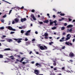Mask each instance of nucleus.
<instances>
[{
  "label": "nucleus",
  "instance_id": "1",
  "mask_svg": "<svg viewBox=\"0 0 75 75\" xmlns=\"http://www.w3.org/2000/svg\"><path fill=\"white\" fill-rule=\"evenodd\" d=\"M41 63H36L35 64V65L36 67H38V68H40L41 67V64H40Z\"/></svg>",
  "mask_w": 75,
  "mask_h": 75
},
{
  "label": "nucleus",
  "instance_id": "2",
  "mask_svg": "<svg viewBox=\"0 0 75 75\" xmlns=\"http://www.w3.org/2000/svg\"><path fill=\"white\" fill-rule=\"evenodd\" d=\"M34 73L36 75H38L40 74V71L38 70H35L34 71Z\"/></svg>",
  "mask_w": 75,
  "mask_h": 75
},
{
  "label": "nucleus",
  "instance_id": "3",
  "mask_svg": "<svg viewBox=\"0 0 75 75\" xmlns=\"http://www.w3.org/2000/svg\"><path fill=\"white\" fill-rule=\"evenodd\" d=\"M27 20V18H21V21L22 23H23L24 21H25Z\"/></svg>",
  "mask_w": 75,
  "mask_h": 75
},
{
  "label": "nucleus",
  "instance_id": "4",
  "mask_svg": "<svg viewBox=\"0 0 75 75\" xmlns=\"http://www.w3.org/2000/svg\"><path fill=\"white\" fill-rule=\"evenodd\" d=\"M69 56L70 57H74V54L72 52H71L69 53Z\"/></svg>",
  "mask_w": 75,
  "mask_h": 75
},
{
  "label": "nucleus",
  "instance_id": "5",
  "mask_svg": "<svg viewBox=\"0 0 75 75\" xmlns=\"http://www.w3.org/2000/svg\"><path fill=\"white\" fill-rule=\"evenodd\" d=\"M14 21L16 23H18V22L20 21V19L18 18H16L15 19Z\"/></svg>",
  "mask_w": 75,
  "mask_h": 75
},
{
  "label": "nucleus",
  "instance_id": "6",
  "mask_svg": "<svg viewBox=\"0 0 75 75\" xmlns=\"http://www.w3.org/2000/svg\"><path fill=\"white\" fill-rule=\"evenodd\" d=\"M40 48V50H45V48L43 47V46H40L39 47Z\"/></svg>",
  "mask_w": 75,
  "mask_h": 75
},
{
  "label": "nucleus",
  "instance_id": "7",
  "mask_svg": "<svg viewBox=\"0 0 75 75\" xmlns=\"http://www.w3.org/2000/svg\"><path fill=\"white\" fill-rule=\"evenodd\" d=\"M73 27V25H69L67 26V28H71Z\"/></svg>",
  "mask_w": 75,
  "mask_h": 75
},
{
  "label": "nucleus",
  "instance_id": "8",
  "mask_svg": "<svg viewBox=\"0 0 75 75\" xmlns=\"http://www.w3.org/2000/svg\"><path fill=\"white\" fill-rule=\"evenodd\" d=\"M24 59H25V58L24 57L22 58L21 61H20V62H21V63H22V62L23 61V60H24Z\"/></svg>",
  "mask_w": 75,
  "mask_h": 75
},
{
  "label": "nucleus",
  "instance_id": "9",
  "mask_svg": "<svg viewBox=\"0 0 75 75\" xmlns=\"http://www.w3.org/2000/svg\"><path fill=\"white\" fill-rule=\"evenodd\" d=\"M53 62H54L53 64V65L54 66H56V65H57V63H56V61L54 60H53Z\"/></svg>",
  "mask_w": 75,
  "mask_h": 75
},
{
  "label": "nucleus",
  "instance_id": "10",
  "mask_svg": "<svg viewBox=\"0 0 75 75\" xmlns=\"http://www.w3.org/2000/svg\"><path fill=\"white\" fill-rule=\"evenodd\" d=\"M57 21L56 20H55L53 21L54 23H55L54 25H58V23H57Z\"/></svg>",
  "mask_w": 75,
  "mask_h": 75
},
{
  "label": "nucleus",
  "instance_id": "11",
  "mask_svg": "<svg viewBox=\"0 0 75 75\" xmlns=\"http://www.w3.org/2000/svg\"><path fill=\"white\" fill-rule=\"evenodd\" d=\"M49 22L48 20H46L43 21L44 23H48Z\"/></svg>",
  "mask_w": 75,
  "mask_h": 75
},
{
  "label": "nucleus",
  "instance_id": "12",
  "mask_svg": "<svg viewBox=\"0 0 75 75\" xmlns=\"http://www.w3.org/2000/svg\"><path fill=\"white\" fill-rule=\"evenodd\" d=\"M26 45H28L30 44V42H25Z\"/></svg>",
  "mask_w": 75,
  "mask_h": 75
},
{
  "label": "nucleus",
  "instance_id": "13",
  "mask_svg": "<svg viewBox=\"0 0 75 75\" xmlns=\"http://www.w3.org/2000/svg\"><path fill=\"white\" fill-rule=\"evenodd\" d=\"M12 27H11L10 26H8V29L9 30H11L12 29Z\"/></svg>",
  "mask_w": 75,
  "mask_h": 75
},
{
  "label": "nucleus",
  "instance_id": "14",
  "mask_svg": "<svg viewBox=\"0 0 75 75\" xmlns=\"http://www.w3.org/2000/svg\"><path fill=\"white\" fill-rule=\"evenodd\" d=\"M10 48H6L4 50V51H10Z\"/></svg>",
  "mask_w": 75,
  "mask_h": 75
},
{
  "label": "nucleus",
  "instance_id": "15",
  "mask_svg": "<svg viewBox=\"0 0 75 75\" xmlns=\"http://www.w3.org/2000/svg\"><path fill=\"white\" fill-rule=\"evenodd\" d=\"M53 23H54V21L51 22V20H50V25H52V24H53Z\"/></svg>",
  "mask_w": 75,
  "mask_h": 75
},
{
  "label": "nucleus",
  "instance_id": "16",
  "mask_svg": "<svg viewBox=\"0 0 75 75\" xmlns=\"http://www.w3.org/2000/svg\"><path fill=\"white\" fill-rule=\"evenodd\" d=\"M55 29H57V27L54 26L52 28V30H55Z\"/></svg>",
  "mask_w": 75,
  "mask_h": 75
},
{
  "label": "nucleus",
  "instance_id": "17",
  "mask_svg": "<svg viewBox=\"0 0 75 75\" xmlns=\"http://www.w3.org/2000/svg\"><path fill=\"white\" fill-rule=\"evenodd\" d=\"M69 42H65V44H66V45H67L69 46Z\"/></svg>",
  "mask_w": 75,
  "mask_h": 75
},
{
  "label": "nucleus",
  "instance_id": "18",
  "mask_svg": "<svg viewBox=\"0 0 75 75\" xmlns=\"http://www.w3.org/2000/svg\"><path fill=\"white\" fill-rule=\"evenodd\" d=\"M8 42H10V41H12V39H8Z\"/></svg>",
  "mask_w": 75,
  "mask_h": 75
},
{
  "label": "nucleus",
  "instance_id": "19",
  "mask_svg": "<svg viewBox=\"0 0 75 75\" xmlns=\"http://www.w3.org/2000/svg\"><path fill=\"white\" fill-rule=\"evenodd\" d=\"M70 39V37H67V38H66V40H69Z\"/></svg>",
  "mask_w": 75,
  "mask_h": 75
},
{
  "label": "nucleus",
  "instance_id": "20",
  "mask_svg": "<svg viewBox=\"0 0 75 75\" xmlns=\"http://www.w3.org/2000/svg\"><path fill=\"white\" fill-rule=\"evenodd\" d=\"M72 28H71L69 30H67V32H71V31H72Z\"/></svg>",
  "mask_w": 75,
  "mask_h": 75
},
{
  "label": "nucleus",
  "instance_id": "21",
  "mask_svg": "<svg viewBox=\"0 0 75 75\" xmlns=\"http://www.w3.org/2000/svg\"><path fill=\"white\" fill-rule=\"evenodd\" d=\"M45 35V37H47V35H48V33H45L44 34Z\"/></svg>",
  "mask_w": 75,
  "mask_h": 75
},
{
  "label": "nucleus",
  "instance_id": "22",
  "mask_svg": "<svg viewBox=\"0 0 75 75\" xmlns=\"http://www.w3.org/2000/svg\"><path fill=\"white\" fill-rule=\"evenodd\" d=\"M60 15L61 16H65V14L64 13H60Z\"/></svg>",
  "mask_w": 75,
  "mask_h": 75
},
{
  "label": "nucleus",
  "instance_id": "23",
  "mask_svg": "<svg viewBox=\"0 0 75 75\" xmlns=\"http://www.w3.org/2000/svg\"><path fill=\"white\" fill-rule=\"evenodd\" d=\"M3 58V56L2 54H0V58Z\"/></svg>",
  "mask_w": 75,
  "mask_h": 75
},
{
  "label": "nucleus",
  "instance_id": "24",
  "mask_svg": "<svg viewBox=\"0 0 75 75\" xmlns=\"http://www.w3.org/2000/svg\"><path fill=\"white\" fill-rule=\"evenodd\" d=\"M65 30V27H62L61 28V30Z\"/></svg>",
  "mask_w": 75,
  "mask_h": 75
},
{
  "label": "nucleus",
  "instance_id": "25",
  "mask_svg": "<svg viewBox=\"0 0 75 75\" xmlns=\"http://www.w3.org/2000/svg\"><path fill=\"white\" fill-rule=\"evenodd\" d=\"M6 16H7V15L5 14V15L4 16H2V17H3V18H5L6 17Z\"/></svg>",
  "mask_w": 75,
  "mask_h": 75
},
{
  "label": "nucleus",
  "instance_id": "26",
  "mask_svg": "<svg viewBox=\"0 0 75 75\" xmlns=\"http://www.w3.org/2000/svg\"><path fill=\"white\" fill-rule=\"evenodd\" d=\"M25 35L27 36L30 35V34H29V33H27V32L25 33Z\"/></svg>",
  "mask_w": 75,
  "mask_h": 75
},
{
  "label": "nucleus",
  "instance_id": "27",
  "mask_svg": "<svg viewBox=\"0 0 75 75\" xmlns=\"http://www.w3.org/2000/svg\"><path fill=\"white\" fill-rule=\"evenodd\" d=\"M17 42H18V43H20V42H21V41L20 40H19L17 41Z\"/></svg>",
  "mask_w": 75,
  "mask_h": 75
},
{
  "label": "nucleus",
  "instance_id": "28",
  "mask_svg": "<svg viewBox=\"0 0 75 75\" xmlns=\"http://www.w3.org/2000/svg\"><path fill=\"white\" fill-rule=\"evenodd\" d=\"M34 15L32 14L31 16H30V17L32 18H33V17H34Z\"/></svg>",
  "mask_w": 75,
  "mask_h": 75
},
{
  "label": "nucleus",
  "instance_id": "29",
  "mask_svg": "<svg viewBox=\"0 0 75 75\" xmlns=\"http://www.w3.org/2000/svg\"><path fill=\"white\" fill-rule=\"evenodd\" d=\"M0 29H1V30H4V27H0Z\"/></svg>",
  "mask_w": 75,
  "mask_h": 75
},
{
  "label": "nucleus",
  "instance_id": "30",
  "mask_svg": "<svg viewBox=\"0 0 75 75\" xmlns=\"http://www.w3.org/2000/svg\"><path fill=\"white\" fill-rule=\"evenodd\" d=\"M65 46H64L62 48V50H64V49H65Z\"/></svg>",
  "mask_w": 75,
  "mask_h": 75
},
{
  "label": "nucleus",
  "instance_id": "31",
  "mask_svg": "<svg viewBox=\"0 0 75 75\" xmlns=\"http://www.w3.org/2000/svg\"><path fill=\"white\" fill-rule=\"evenodd\" d=\"M53 43H54V42H49V44L50 45H52V44H53Z\"/></svg>",
  "mask_w": 75,
  "mask_h": 75
},
{
  "label": "nucleus",
  "instance_id": "32",
  "mask_svg": "<svg viewBox=\"0 0 75 75\" xmlns=\"http://www.w3.org/2000/svg\"><path fill=\"white\" fill-rule=\"evenodd\" d=\"M15 32H11L10 33V34H14Z\"/></svg>",
  "mask_w": 75,
  "mask_h": 75
},
{
  "label": "nucleus",
  "instance_id": "33",
  "mask_svg": "<svg viewBox=\"0 0 75 75\" xmlns=\"http://www.w3.org/2000/svg\"><path fill=\"white\" fill-rule=\"evenodd\" d=\"M31 12L32 13H34V12H35V10L34 9H32L31 10Z\"/></svg>",
  "mask_w": 75,
  "mask_h": 75
},
{
  "label": "nucleus",
  "instance_id": "34",
  "mask_svg": "<svg viewBox=\"0 0 75 75\" xmlns=\"http://www.w3.org/2000/svg\"><path fill=\"white\" fill-rule=\"evenodd\" d=\"M47 15L48 16L49 18H50V14L47 13Z\"/></svg>",
  "mask_w": 75,
  "mask_h": 75
},
{
  "label": "nucleus",
  "instance_id": "35",
  "mask_svg": "<svg viewBox=\"0 0 75 75\" xmlns=\"http://www.w3.org/2000/svg\"><path fill=\"white\" fill-rule=\"evenodd\" d=\"M24 33V31L23 30H21V33H22V34H23Z\"/></svg>",
  "mask_w": 75,
  "mask_h": 75
},
{
  "label": "nucleus",
  "instance_id": "36",
  "mask_svg": "<svg viewBox=\"0 0 75 75\" xmlns=\"http://www.w3.org/2000/svg\"><path fill=\"white\" fill-rule=\"evenodd\" d=\"M33 19L34 20H36V18H35V17H34L33 18Z\"/></svg>",
  "mask_w": 75,
  "mask_h": 75
},
{
  "label": "nucleus",
  "instance_id": "37",
  "mask_svg": "<svg viewBox=\"0 0 75 75\" xmlns=\"http://www.w3.org/2000/svg\"><path fill=\"white\" fill-rule=\"evenodd\" d=\"M11 31H16V29H14L13 28H12V29L11 30Z\"/></svg>",
  "mask_w": 75,
  "mask_h": 75
},
{
  "label": "nucleus",
  "instance_id": "38",
  "mask_svg": "<svg viewBox=\"0 0 75 75\" xmlns=\"http://www.w3.org/2000/svg\"><path fill=\"white\" fill-rule=\"evenodd\" d=\"M11 11H12V10H11L9 12L8 14H10V13H11Z\"/></svg>",
  "mask_w": 75,
  "mask_h": 75
},
{
  "label": "nucleus",
  "instance_id": "39",
  "mask_svg": "<svg viewBox=\"0 0 75 75\" xmlns=\"http://www.w3.org/2000/svg\"><path fill=\"white\" fill-rule=\"evenodd\" d=\"M39 24H43V22H39Z\"/></svg>",
  "mask_w": 75,
  "mask_h": 75
},
{
  "label": "nucleus",
  "instance_id": "40",
  "mask_svg": "<svg viewBox=\"0 0 75 75\" xmlns=\"http://www.w3.org/2000/svg\"><path fill=\"white\" fill-rule=\"evenodd\" d=\"M54 70V71H56V70H57V69L56 67H55L53 69Z\"/></svg>",
  "mask_w": 75,
  "mask_h": 75
},
{
  "label": "nucleus",
  "instance_id": "41",
  "mask_svg": "<svg viewBox=\"0 0 75 75\" xmlns=\"http://www.w3.org/2000/svg\"><path fill=\"white\" fill-rule=\"evenodd\" d=\"M70 35V34H67L66 36L67 37H69Z\"/></svg>",
  "mask_w": 75,
  "mask_h": 75
},
{
  "label": "nucleus",
  "instance_id": "42",
  "mask_svg": "<svg viewBox=\"0 0 75 75\" xmlns=\"http://www.w3.org/2000/svg\"><path fill=\"white\" fill-rule=\"evenodd\" d=\"M68 20H69V21H71V20H72V19L70 18H68Z\"/></svg>",
  "mask_w": 75,
  "mask_h": 75
},
{
  "label": "nucleus",
  "instance_id": "43",
  "mask_svg": "<svg viewBox=\"0 0 75 75\" xmlns=\"http://www.w3.org/2000/svg\"><path fill=\"white\" fill-rule=\"evenodd\" d=\"M23 64V65L25 64H26V62H22Z\"/></svg>",
  "mask_w": 75,
  "mask_h": 75
},
{
  "label": "nucleus",
  "instance_id": "44",
  "mask_svg": "<svg viewBox=\"0 0 75 75\" xmlns=\"http://www.w3.org/2000/svg\"><path fill=\"white\" fill-rule=\"evenodd\" d=\"M31 32V31L30 30H29L27 31L26 33H30Z\"/></svg>",
  "mask_w": 75,
  "mask_h": 75
},
{
  "label": "nucleus",
  "instance_id": "45",
  "mask_svg": "<svg viewBox=\"0 0 75 75\" xmlns=\"http://www.w3.org/2000/svg\"><path fill=\"white\" fill-rule=\"evenodd\" d=\"M25 28V26H22V28Z\"/></svg>",
  "mask_w": 75,
  "mask_h": 75
},
{
  "label": "nucleus",
  "instance_id": "46",
  "mask_svg": "<svg viewBox=\"0 0 75 75\" xmlns=\"http://www.w3.org/2000/svg\"><path fill=\"white\" fill-rule=\"evenodd\" d=\"M5 40H0V41L1 42H4V41H5Z\"/></svg>",
  "mask_w": 75,
  "mask_h": 75
},
{
  "label": "nucleus",
  "instance_id": "47",
  "mask_svg": "<svg viewBox=\"0 0 75 75\" xmlns=\"http://www.w3.org/2000/svg\"><path fill=\"white\" fill-rule=\"evenodd\" d=\"M59 41L60 42H63L64 41V40H62L61 39H60V40H59Z\"/></svg>",
  "mask_w": 75,
  "mask_h": 75
},
{
  "label": "nucleus",
  "instance_id": "48",
  "mask_svg": "<svg viewBox=\"0 0 75 75\" xmlns=\"http://www.w3.org/2000/svg\"><path fill=\"white\" fill-rule=\"evenodd\" d=\"M35 41V39H33L32 40V41Z\"/></svg>",
  "mask_w": 75,
  "mask_h": 75
},
{
  "label": "nucleus",
  "instance_id": "49",
  "mask_svg": "<svg viewBox=\"0 0 75 75\" xmlns=\"http://www.w3.org/2000/svg\"><path fill=\"white\" fill-rule=\"evenodd\" d=\"M44 48H45V49H47V47H46V46H44Z\"/></svg>",
  "mask_w": 75,
  "mask_h": 75
},
{
  "label": "nucleus",
  "instance_id": "50",
  "mask_svg": "<svg viewBox=\"0 0 75 75\" xmlns=\"http://www.w3.org/2000/svg\"><path fill=\"white\" fill-rule=\"evenodd\" d=\"M25 41H28V39L26 38L25 39Z\"/></svg>",
  "mask_w": 75,
  "mask_h": 75
},
{
  "label": "nucleus",
  "instance_id": "51",
  "mask_svg": "<svg viewBox=\"0 0 75 75\" xmlns=\"http://www.w3.org/2000/svg\"><path fill=\"white\" fill-rule=\"evenodd\" d=\"M31 63L32 64H34V63H35V62H34V61H32L31 62Z\"/></svg>",
  "mask_w": 75,
  "mask_h": 75
},
{
  "label": "nucleus",
  "instance_id": "52",
  "mask_svg": "<svg viewBox=\"0 0 75 75\" xmlns=\"http://www.w3.org/2000/svg\"><path fill=\"white\" fill-rule=\"evenodd\" d=\"M11 59H12V60H14V57H11Z\"/></svg>",
  "mask_w": 75,
  "mask_h": 75
},
{
  "label": "nucleus",
  "instance_id": "53",
  "mask_svg": "<svg viewBox=\"0 0 75 75\" xmlns=\"http://www.w3.org/2000/svg\"><path fill=\"white\" fill-rule=\"evenodd\" d=\"M53 18H55L56 17V16H55V15H53Z\"/></svg>",
  "mask_w": 75,
  "mask_h": 75
},
{
  "label": "nucleus",
  "instance_id": "54",
  "mask_svg": "<svg viewBox=\"0 0 75 75\" xmlns=\"http://www.w3.org/2000/svg\"><path fill=\"white\" fill-rule=\"evenodd\" d=\"M33 52H32V51H31L29 53V54H32Z\"/></svg>",
  "mask_w": 75,
  "mask_h": 75
},
{
  "label": "nucleus",
  "instance_id": "55",
  "mask_svg": "<svg viewBox=\"0 0 75 75\" xmlns=\"http://www.w3.org/2000/svg\"><path fill=\"white\" fill-rule=\"evenodd\" d=\"M24 6H22L21 8V9H23L24 8Z\"/></svg>",
  "mask_w": 75,
  "mask_h": 75
},
{
  "label": "nucleus",
  "instance_id": "56",
  "mask_svg": "<svg viewBox=\"0 0 75 75\" xmlns=\"http://www.w3.org/2000/svg\"><path fill=\"white\" fill-rule=\"evenodd\" d=\"M69 61H70V62H73V60H72L71 59L69 60Z\"/></svg>",
  "mask_w": 75,
  "mask_h": 75
},
{
  "label": "nucleus",
  "instance_id": "57",
  "mask_svg": "<svg viewBox=\"0 0 75 75\" xmlns=\"http://www.w3.org/2000/svg\"><path fill=\"white\" fill-rule=\"evenodd\" d=\"M64 26H67V23H65L64 24Z\"/></svg>",
  "mask_w": 75,
  "mask_h": 75
},
{
  "label": "nucleus",
  "instance_id": "58",
  "mask_svg": "<svg viewBox=\"0 0 75 75\" xmlns=\"http://www.w3.org/2000/svg\"><path fill=\"white\" fill-rule=\"evenodd\" d=\"M65 33L64 32L63 33V35H65Z\"/></svg>",
  "mask_w": 75,
  "mask_h": 75
},
{
  "label": "nucleus",
  "instance_id": "59",
  "mask_svg": "<svg viewBox=\"0 0 75 75\" xmlns=\"http://www.w3.org/2000/svg\"><path fill=\"white\" fill-rule=\"evenodd\" d=\"M57 13H58V14H60V13H61V12L60 11L59 12L58 11V12Z\"/></svg>",
  "mask_w": 75,
  "mask_h": 75
},
{
  "label": "nucleus",
  "instance_id": "60",
  "mask_svg": "<svg viewBox=\"0 0 75 75\" xmlns=\"http://www.w3.org/2000/svg\"><path fill=\"white\" fill-rule=\"evenodd\" d=\"M14 23H15V22H14V21H13L12 22V24H14Z\"/></svg>",
  "mask_w": 75,
  "mask_h": 75
},
{
  "label": "nucleus",
  "instance_id": "61",
  "mask_svg": "<svg viewBox=\"0 0 75 75\" xmlns=\"http://www.w3.org/2000/svg\"><path fill=\"white\" fill-rule=\"evenodd\" d=\"M20 54H21V55H23V53H22V52H20Z\"/></svg>",
  "mask_w": 75,
  "mask_h": 75
},
{
  "label": "nucleus",
  "instance_id": "62",
  "mask_svg": "<svg viewBox=\"0 0 75 75\" xmlns=\"http://www.w3.org/2000/svg\"><path fill=\"white\" fill-rule=\"evenodd\" d=\"M1 22H2V23H4V20H1Z\"/></svg>",
  "mask_w": 75,
  "mask_h": 75
},
{
  "label": "nucleus",
  "instance_id": "63",
  "mask_svg": "<svg viewBox=\"0 0 75 75\" xmlns=\"http://www.w3.org/2000/svg\"><path fill=\"white\" fill-rule=\"evenodd\" d=\"M2 37H6V36L3 35Z\"/></svg>",
  "mask_w": 75,
  "mask_h": 75
},
{
  "label": "nucleus",
  "instance_id": "64",
  "mask_svg": "<svg viewBox=\"0 0 75 75\" xmlns=\"http://www.w3.org/2000/svg\"><path fill=\"white\" fill-rule=\"evenodd\" d=\"M64 37H63L62 38V40H64Z\"/></svg>",
  "mask_w": 75,
  "mask_h": 75
}]
</instances>
